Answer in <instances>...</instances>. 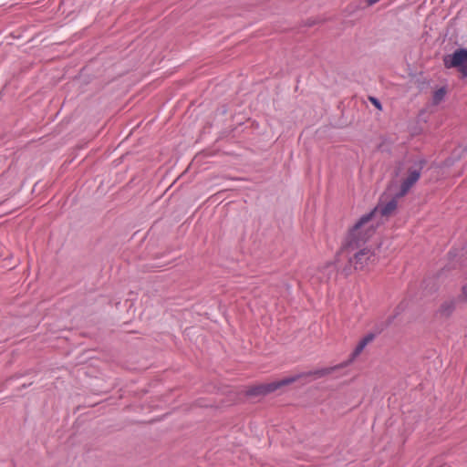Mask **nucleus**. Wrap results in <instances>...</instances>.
<instances>
[{"instance_id": "6ab92c4d", "label": "nucleus", "mask_w": 467, "mask_h": 467, "mask_svg": "<svg viewBox=\"0 0 467 467\" xmlns=\"http://www.w3.org/2000/svg\"><path fill=\"white\" fill-rule=\"evenodd\" d=\"M31 385H32V382H30V383H28V384H23V385L19 388V389H25V388H26L27 386H31Z\"/></svg>"}, {"instance_id": "2eb2a0df", "label": "nucleus", "mask_w": 467, "mask_h": 467, "mask_svg": "<svg viewBox=\"0 0 467 467\" xmlns=\"http://www.w3.org/2000/svg\"><path fill=\"white\" fill-rule=\"evenodd\" d=\"M368 100L379 109L382 110V106L379 100L374 97H368Z\"/></svg>"}, {"instance_id": "20e7f679", "label": "nucleus", "mask_w": 467, "mask_h": 467, "mask_svg": "<svg viewBox=\"0 0 467 467\" xmlns=\"http://www.w3.org/2000/svg\"><path fill=\"white\" fill-rule=\"evenodd\" d=\"M445 67H458L462 78L467 77V49L456 50L443 58Z\"/></svg>"}, {"instance_id": "4468645a", "label": "nucleus", "mask_w": 467, "mask_h": 467, "mask_svg": "<svg viewBox=\"0 0 467 467\" xmlns=\"http://www.w3.org/2000/svg\"><path fill=\"white\" fill-rule=\"evenodd\" d=\"M458 300L467 303V285H462V294L458 296Z\"/></svg>"}, {"instance_id": "9b49d317", "label": "nucleus", "mask_w": 467, "mask_h": 467, "mask_svg": "<svg viewBox=\"0 0 467 467\" xmlns=\"http://www.w3.org/2000/svg\"><path fill=\"white\" fill-rule=\"evenodd\" d=\"M447 94V89L446 88L442 87L439 89H437L436 91H434L433 93V96H432V103L434 105H438L440 104L445 98Z\"/></svg>"}, {"instance_id": "dca6fc26", "label": "nucleus", "mask_w": 467, "mask_h": 467, "mask_svg": "<svg viewBox=\"0 0 467 467\" xmlns=\"http://www.w3.org/2000/svg\"><path fill=\"white\" fill-rule=\"evenodd\" d=\"M398 315H399V312H396L393 316L389 317L387 319L388 324L389 325L391 324L394 321V319L397 317Z\"/></svg>"}, {"instance_id": "1a4fd4ad", "label": "nucleus", "mask_w": 467, "mask_h": 467, "mask_svg": "<svg viewBox=\"0 0 467 467\" xmlns=\"http://www.w3.org/2000/svg\"><path fill=\"white\" fill-rule=\"evenodd\" d=\"M455 310V301L453 299L451 300H449V301H444L438 312L441 315V316H444V317H450L453 311Z\"/></svg>"}, {"instance_id": "f257e3e1", "label": "nucleus", "mask_w": 467, "mask_h": 467, "mask_svg": "<svg viewBox=\"0 0 467 467\" xmlns=\"http://www.w3.org/2000/svg\"><path fill=\"white\" fill-rule=\"evenodd\" d=\"M344 365H339L337 367H328V368H317L314 370H309L306 372L299 373L294 376L285 377L284 379L274 380L271 382H265V383H260L257 385H253L249 387L245 390V396L246 397H265L268 394H271L277 389H281L282 387L287 386L291 383L296 382L301 378L310 379V380L324 378L329 374H331L334 370H336L338 368H343Z\"/></svg>"}, {"instance_id": "6e6552de", "label": "nucleus", "mask_w": 467, "mask_h": 467, "mask_svg": "<svg viewBox=\"0 0 467 467\" xmlns=\"http://www.w3.org/2000/svg\"><path fill=\"white\" fill-rule=\"evenodd\" d=\"M398 207V201L396 198H392L388 202L382 204L379 203L375 208H378V213L381 214V216H389Z\"/></svg>"}, {"instance_id": "f03ea898", "label": "nucleus", "mask_w": 467, "mask_h": 467, "mask_svg": "<svg viewBox=\"0 0 467 467\" xmlns=\"http://www.w3.org/2000/svg\"><path fill=\"white\" fill-rule=\"evenodd\" d=\"M378 213V208H373L369 213L363 214L358 222L348 230L342 250H356L362 246L376 232L379 223L370 225L364 232L360 229L370 222Z\"/></svg>"}, {"instance_id": "9d476101", "label": "nucleus", "mask_w": 467, "mask_h": 467, "mask_svg": "<svg viewBox=\"0 0 467 467\" xmlns=\"http://www.w3.org/2000/svg\"><path fill=\"white\" fill-rule=\"evenodd\" d=\"M414 185L415 184L403 179V181L400 183L399 192L395 194L393 198H396V200L398 201L399 198L405 196Z\"/></svg>"}, {"instance_id": "39448f33", "label": "nucleus", "mask_w": 467, "mask_h": 467, "mask_svg": "<svg viewBox=\"0 0 467 467\" xmlns=\"http://www.w3.org/2000/svg\"><path fill=\"white\" fill-rule=\"evenodd\" d=\"M352 258L354 260V270H363L369 264H376L378 262V256L375 252L368 248L360 249Z\"/></svg>"}, {"instance_id": "f3484780", "label": "nucleus", "mask_w": 467, "mask_h": 467, "mask_svg": "<svg viewBox=\"0 0 467 467\" xmlns=\"http://www.w3.org/2000/svg\"><path fill=\"white\" fill-rule=\"evenodd\" d=\"M25 374H15L14 376L10 377L7 380H12L14 379H19L23 377Z\"/></svg>"}, {"instance_id": "a211bd4d", "label": "nucleus", "mask_w": 467, "mask_h": 467, "mask_svg": "<svg viewBox=\"0 0 467 467\" xmlns=\"http://www.w3.org/2000/svg\"><path fill=\"white\" fill-rule=\"evenodd\" d=\"M448 256H449L450 258H453V257H455V256H456V253H455L454 251H451H451H449V253H448Z\"/></svg>"}, {"instance_id": "f8f14e48", "label": "nucleus", "mask_w": 467, "mask_h": 467, "mask_svg": "<svg viewBox=\"0 0 467 467\" xmlns=\"http://www.w3.org/2000/svg\"><path fill=\"white\" fill-rule=\"evenodd\" d=\"M353 268H354V260L352 257H349L347 265L342 269V273L344 274L345 276H348L349 275L352 274Z\"/></svg>"}, {"instance_id": "7ed1b4c3", "label": "nucleus", "mask_w": 467, "mask_h": 467, "mask_svg": "<svg viewBox=\"0 0 467 467\" xmlns=\"http://www.w3.org/2000/svg\"><path fill=\"white\" fill-rule=\"evenodd\" d=\"M428 159L421 153L407 154L404 156L402 161L398 162V171L396 174L398 175L399 171L402 169V166H405L407 176L404 179L413 184H416L421 176L422 171L428 166Z\"/></svg>"}, {"instance_id": "423d86ee", "label": "nucleus", "mask_w": 467, "mask_h": 467, "mask_svg": "<svg viewBox=\"0 0 467 467\" xmlns=\"http://www.w3.org/2000/svg\"><path fill=\"white\" fill-rule=\"evenodd\" d=\"M225 152L222 151L220 149L215 148H203L201 151L196 153L194 156V160L196 161H204L207 158L218 156L221 157L224 155Z\"/></svg>"}, {"instance_id": "ddd939ff", "label": "nucleus", "mask_w": 467, "mask_h": 467, "mask_svg": "<svg viewBox=\"0 0 467 467\" xmlns=\"http://www.w3.org/2000/svg\"><path fill=\"white\" fill-rule=\"evenodd\" d=\"M460 159V156L458 155L455 159L449 157L446 158L442 162V167H451L454 164L455 161H458Z\"/></svg>"}, {"instance_id": "0eeeda50", "label": "nucleus", "mask_w": 467, "mask_h": 467, "mask_svg": "<svg viewBox=\"0 0 467 467\" xmlns=\"http://www.w3.org/2000/svg\"><path fill=\"white\" fill-rule=\"evenodd\" d=\"M375 337V335L373 333H368L365 337H363L354 348L353 352L350 354V361L355 359L358 356L360 355V353L364 350V348L367 347V345L371 342Z\"/></svg>"}]
</instances>
